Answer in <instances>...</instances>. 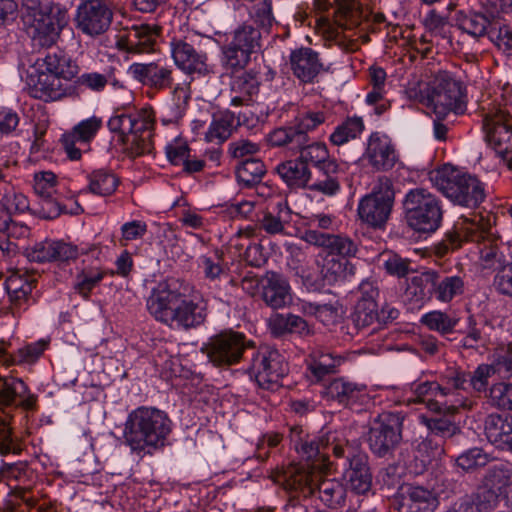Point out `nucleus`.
<instances>
[{"instance_id":"obj_1","label":"nucleus","mask_w":512,"mask_h":512,"mask_svg":"<svg viewBox=\"0 0 512 512\" xmlns=\"http://www.w3.org/2000/svg\"><path fill=\"white\" fill-rule=\"evenodd\" d=\"M182 288L183 282L175 279L160 283L152 290L146 306L156 321L188 331L205 322L207 305L203 300L188 299Z\"/></svg>"},{"instance_id":"obj_2","label":"nucleus","mask_w":512,"mask_h":512,"mask_svg":"<svg viewBox=\"0 0 512 512\" xmlns=\"http://www.w3.org/2000/svg\"><path fill=\"white\" fill-rule=\"evenodd\" d=\"M273 479L281 484L284 489L305 498L317 493L319 499L329 508H338L345 502L346 489L340 481L313 475L302 465L291 464L286 468L277 470Z\"/></svg>"},{"instance_id":"obj_3","label":"nucleus","mask_w":512,"mask_h":512,"mask_svg":"<svg viewBox=\"0 0 512 512\" xmlns=\"http://www.w3.org/2000/svg\"><path fill=\"white\" fill-rule=\"evenodd\" d=\"M167 415L155 408H138L130 413L124 428V438L133 451L151 453L164 445L171 431Z\"/></svg>"},{"instance_id":"obj_4","label":"nucleus","mask_w":512,"mask_h":512,"mask_svg":"<svg viewBox=\"0 0 512 512\" xmlns=\"http://www.w3.org/2000/svg\"><path fill=\"white\" fill-rule=\"evenodd\" d=\"M37 407V396L30 393L25 382L16 377L0 376V453L11 450L10 421L18 408L33 411Z\"/></svg>"},{"instance_id":"obj_5","label":"nucleus","mask_w":512,"mask_h":512,"mask_svg":"<svg viewBox=\"0 0 512 512\" xmlns=\"http://www.w3.org/2000/svg\"><path fill=\"white\" fill-rule=\"evenodd\" d=\"M466 242L477 243L480 269H491L496 265L499 248L495 240L488 237L487 230L474 218L460 216L450 231V251L461 248Z\"/></svg>"},{"instance_id":"obj_6","label":"nucleus","mask_w":512,"mask_h":512,"mask_svg":"<svg viewBox=\"0 0 512 512\" xmlns=\"http://www.w3.org/2000/svg\"><path fill=\"white\" fill-rule=\"evenodd\" d=\"M407 225L418 233L435 232L442 222L438 200L424 189L409 191L403 201Z\"/></svg>"},{"instance_id":"obj_7","label":"nucleus","mask_w":512,"mask_h":512,"mask_svg":"<svg viewBox=\"0 0 512 512\" xmlns=\"http://www.w3.org/2000/svg\"><path fill=\"white\" fill-rule=\"evenodd\" d=\"M404 417L397 412L385 411L369 422L367 443L378 457L390 455L402 441Z\"/></svg>"},{"instance_id":"obj_8","label":"nucleus","mask_w":512,"mask_h":512,"mask_svg":"<svg viewBox=\"0 0 512 512\" xmlns=\"http://www.w3.org/2000/svg\"><path fill=\"white\" fill-rule=\"evenodd\" d=\"M394 196L392 181L386 176L379 177L372 192L358 205L360 219L373 228H383L391 214Z\"/></svg>"},{"instance_id":"obj_9","label":"nucleus","mask_w":512,"mask_h":512,"mask_svg":"<svg viewBox=\"0 0 512 512\" xmlns=\"http://www.w3.org/2000/svg\"><path fill=\"white\" fill-rule=\"evenodd\" d=\"M248 370L260 388L274 391L282 386L289 367L278 350L263 347L253 354Z\"/></svg>"},{"instance_id":"obj_10","label":"nucleus","mask_w":512,"mask_h":512,"mask_svg":"<svg viewBox=\"0 0 512 512\" xmlns=\"http://www.w3.org/2000/svg\"><path fill=\"white\" fill-rule=\"evenodd\" d=\"M483 128L489 145L496 151L509 169H512V116L501 108L488 111L483 120Z\"/></svg>"},{"instance_id":"obj_11","label":"nucleus","mask_w":512,"mask_h":512,"mask_svg":"<svg viewBox=\"0 0 512 512\" xmlns=\"http://www.w3.org/2000/svg\"><path fill=\"white\" fill-rule=\"evenodd\" d=\"M486 184L476 175L450 164V202L453 206L477 209L486 199Z\"/></svg>"},{"instance_id":"obj_12","label":"nucleus","mask_w":512,"mask_h":512,"mask_svg":"<svg viewBox=\"0 0 512 512\" xmlns=\"http://www.w3.org/2000/svg\"><path fill=\"white\" fill-rule=\"evenodd\" d=\"M335 457H346L348 467L344 471L346 480L351 491L358 495H366L372 488V473L369 466L368 455L356 450L351 446L336 444L332 447Z\"/></svg>"},{"instance_id":"obj_13","label":"nucleus","mask_w":512,"mask_h":512,"mask_svg":"<svg viewBox=\"0 0 512 512\" xmlns=\"http://www.w3.org/2000/svg\"><path fill=\"white\" fill-rule=\"evenodd\" d=\"M22 21L25 31L33 40L34 45L43 48L51 47L56 43L65 25L64 15L47 13L42 10L24 12Z\"/></svg>"},{"instance_id":"obj_14","label":"nucleus","mask_w":512,"mask_h":512,"mask_svg":"<svg viewBox=\"0 0 512 512\" xmlns=\"http://www.w3.org/2000/svg\"><path fill=\"white\" fill-rule=\"evenodd\" d=\"M323 111H308L299 115L293 124L272 130L267 141L273 147H281L283 144H305L310 137L308 132L313 131L326 120Z\"/></svg>"},{"instance_id":"obj_15","label":"nucleus","mask_w":512,"mask_h":512,"mask_svg":"<svg viewBox=\"0 0 512 512\" xmlns=\"http://www.w3.org/2000/svg\"><path fill=\"white\" fill-rule=\"evenodd\" d=\"M262 34L250 24L238 27L232 40L223 48L227 64L231 68H244L250 62V56L261 48Z\"/></svg>"},{"instance_id":"obj_16","label":"nucleus","mask_w":512,"mask_h":512,"mask_svg":"<svg viewBox=\"0 0 512 512\" xmlns=\"http://www.w3.org/2000/svg\"><path fill=\"white\" fill-rule=\"evenodd\" d=\"M420 102L435 115V136L445 140L447 126L443 121L448 115V77L446 73L439 74L428 83L425 91L421 92Z\"/></svg>"},{"instance_id":"obj_17","label":"nucleus","mask_w":512,"mask_h":512,"mask_svg":"<svg viewBox=\"0 0 512 512\" xmlns=\"http://www.w3.org/2000/svg\"><path fill=\"white\" fill-rule=\"evenodd\" d=\"M246 349L245 336L238 332L220 333L203 348L216 366H230L239 362Z\"/></svg>"},{"instance_id":"obj_18","label":"nucleus","mask_w":512,"mask_h":512,"mask_svg":"<svg viewBox=\"0 0 512 512\" xmlns=\"http://www.w3.org/2000/svg\"><path fill=\"white\" fill-rule=\"evenodd\" d=\"M439 278V272L435 270H429L413 277L405 289L403 295L405 301L420 304L429 299L433 292L437 294V299L446 301L448 277L441 281H439Z\"/></svg>"},{"instance_id":"obj_19","label":"nucleus","mask_w":512,"mask_h":512,"mask_svg":"<svg viewBox=\"0 0 512 512\" xmlns=\"http://www.w3.org/2000/svg\"><path fill=\"white\" fill-rule=\"evenodd\" d=\"M75 21L83 33L99 35L109 28L112 12L99 0H88L78 7Z\"/></svg>"},{"instance_id":"obj_20","label":"nucleus","mask_w":512,"mask_h":512,"mask_svg":"<svg viewBox=\"0 0 512 512\" xmlns=\"http://www.w3.org/2000/svg\"><path fill=\"white\" fill-rule=\"evenodd\" d=\"M171 52L175 64L187 74L206 76L212 72L206 53L196 49L185 39H173Z\"/></svg>"},{"instance_id":"obj_21","label":"nucleus","mask_w":512,"mask_h":512,"mask_svg":"<svg viewBox=\"0 0 512 512\" xmlns=\"http://www.w3.org/2000/svg\"><path fill=\"white\" fill-rule=\"evenodd\" d=\"M27 91L33 98L55 101L70 94V86L46 71H34L27 76Z\"/></svg>"},{"instance_id":"obj_22","label":"nucleus","mask_w":512,"mask_h":512,"mask_svg":"<svg viewBox=\"0 0 512 512\" xmlns=\"http://www.w3.org/2000/svg\"><path fill=\"white\" fill-rule=\"evenodd\" d=\"M281 147H287L293 152H298V157L306 167L311 165L322 173H339L341 171L340 165L330 157L327 146L322 142H311V139H308L305 144L299 146L283 144Z\"/></svg>"},{"instance_id":"obj_23","label":"nucleus","mask_w":512,"mask_h":512,"mask_svg":"<svg viewBox=\"0 0 512 512\" xmlns=\"http://www.w3.org/2000/svg\"><path fill=\"white\" fill-rule=\"evenodd\" d=\"M160 33L158 25H133L118 40V48L132 54L150 53L154 51Z\"/></svg>"},{"instance_id":"obj_24","label":"nucleus","mask_w":512,"mask_h":512,"mask_svg":"<svg viewBox=\"0 0 512 512\" xmlns=\"http://www.w3.org/2000/svg\"><path fill=\"white\" fill-rule=\"evenodd\" d=\"M399 494L402 498L398 512H434L439 505V500L431 491L409 483L399 486Z\"/></svg>"},{"instance_id":"obj_25","label":"nucleus","mask_w":512,"mask_h":512,"mask_svg":"<svg viewBox=\"0 0 512 512\" xmlns=\"http://www.w3.org/2000/svg\"><path fill=\"white\" fill-rule=\"evenodd\" d=\"M102 126V120L96 116L81 121L71 133L63 135L61 140L63 148L69 159L79 160L81 158V147L95 137Z\"/></svg>"},{"instance_id":"obj_26","label":"nucleus","mask_w":512,"mask_h":512,"mask_svg":"<svg viewBox=\"0 0 512 512\" xmlns=\"http://www.w3.org/2000/svg\"><path fill=\"white\" fill-rule=\"evenodd\" d=\"M129 73L143 85L157 90L169 88L173 83L172 70L160 62L134 63Z\"/></svg>"},{"instance_id":"obj_27","label":"nucleus","mask_w":512,"mask_h":512,"mask_svg":"<svg viewBox=\"0 0 512 512\" xmlns=\"http://www.w3.org/2000/svg\"><path fill=\"white\" fill-rule=\"evenodd\" d=\"M334 445H329L322 438L306 435V439L295 450L306 461L307 468L318 472H326L330 469L331 465L329 451H332Z\"/></svg>"},{"instance_id":"obj_28","label":"nucleus","mask_w":512,"mask_h":512,"mask_svg":"<svg viewBox=\"0 0 512 512\" xmlns=\"http://www.w3.org/2000/svg\"><path fill=\"white\" fill-rule=\"evenodd\" d=\"M261 299L272 309L285 307L292 300L288 281L279 273L266 272L262 277Z\"/></svg>"},{"instance_id":"obj_29","label":"nucleus","mask_w":512,"mask_h":512,"mask_svg":"<svg viewBox=\"0 0 512 512\" xmlns=\"http://www.w3.org/2000/svg\"><path fill=\"white\" fill-rule=\"evenodd\" d=\"M290 65L293 74L303 83H312L323 69L318 53L307 47L292 51Z\"/></svg>"},{"instance_id":"obj_30","label":"nucleus","mask_w":512,"mask_h":512,"mask_svg":"<svg viewBox=\"0 0 512 512\" xmlns=\"http://www.w3.org/2000/svg\"><path fill=\"white\" fill-rule=\"evenodd\" d=\"M360 290L362 297L356 303L352 318L358 328H365L378 323L379 311L375 300L378 290L368 282H363L360 285Z\"/></svg>"},{"instance_id":"obj_31","label":"nucleus","mask_w":512,"mask_h":512,"mask_svg":"<svg viewBox=\"0 0 512 512\" xmlns=\"http://www.w3.org/2000/svg\"><path fill=\"white\" fill-rule=\"evenodd\" d=\"M260 81L253 70L244 71L232 77L230 82V101L235 107L249 106L253 96L259 92Z\"/></svg>"},{"instance_id":"obj_32","label":"nucleus","mask_w":512,"mask_h":512,"mask_svg":"<svg viewBox=\"0 0 512 512\" xmlns=\"http://www.w3.org/2000/svg\"><path fill=\"white\" fill-rule=\"evenodd\" d=\"M366 156L369 163L381 171L392 169L397 162L394 146L386 137H380L378 134L370 136Z\"/></svg>"},{"instance_id":"obj_33","label":"nucleus","mask_w":512,"mask_h":512,"mask_svg":"<svg viewBox=\"0 0 512 512\" xmlns=\"http://www.w3.org/2000/svg\"><path fill=\"white\" fill-rule=\"evenodd\" d=\"M56 186V176L54 173L40 172L34 176V191L43 200L42 210L44 217L54 219L58 217L63 209L61 205L53 198Z\"/></svg>"},{"instance_id":"obj_34","label":"nucleus","mask_w":512,"mask_h":512,"mask_svg":"<svg viewBox=\"0 0 512 512\" xmlns=\"http://www.w3.org/2000/svg\"><path fill=\"white\" fill-rule=\"evenodd\" d=\"M309 359L308 369L317 380H321L326 375L337 373L338 368L345 362V357L322 346L313 348L309 354Z\"/></svg>"},{"instance_id":"obj_35","label":"nucleus","mask_w":512,"mask_h":512,"mask_svg":"<svg viewBox=\"0 0 512 512\" xmlns=\"http://www.w3.org/2000/svg\"><path fill=\"white\" fill-rule=\"evenodd\" d=\"M485 433L491 443L504 445L509 450L512 445V415L490 414L485 421Z\"/></svg>"},{"instance_id":"obj_36","label":"nucleus","mask_w":512,"mask_h":512,"mask_svg":"<svg viewBox=\"0 0 512 512\" xmlns=\"http://www.w3.org/2000/svg\"><path fill=\"white\" fill-rule=\"evenodd\" d=\"M365 386L343 377L335 378L325 386L323 395L343 405L355 402L364 392Z\"/></svg>"},{"instance_id":"obj_37","label":"nucleus","mask_w":512,"mask_h":512,"mask_svg":"<svg viewBox=\"0 0 512 512\" xmlns=\"http://www.w3.org/2000/svg\"><path fill=\"white\" fill-rule=\"evenodd\" d=\"M276 171L290 188H305L311 181V171L299 157L280 163Z\"/></svg>"},{"instance_id":"obj_38","label":"nucleus","mask_w":512,"mask_h":512,"mask_svg":"<svg viewBox=\"0 0 512 512\" xmlns=\"http://www.w3.org/2000/svg\"><path fill=\"white\" fill-rule=\"evenodd\" d=\"M46 72L68 83L78 74L77 64L62 50L48 52L44 58Z\"/></svg>"},{"instance_id":"obj_39","label":"nucleus","mask_w":512,"mask_h":512,"mask_svg":"<svg viewBox=\"0 0 512 512\" xmlns=\"http://www.w3.org/2000/svg\"><path fill=\"white\" fill-rule=\"evenodd\" d=\"M355 266L348 259H326L320 274L323 285H333L355 274Z\"/></svg>"},{"instance_id":"obj_40","label":"nucleus","mask_w":512,"mask_h":512,"mask_svg":"<svg viewBox=\"0 0 512 512\" xmlns=\"http://www.w3.org/2000/svg\"><path fill=\"white\" fill-rule=\"evenodd\" d=\"M336 6L335 23L346 30H351L361 23V10L357 0H333Z\"/></svg>"},{"instance_id":"obj_41","label":"nucleus","mask_w":512,"mask_h":512,"mask_svg":"<svg viewBox=\"0 0 512 512\" xmlns=\"http://www.w3.org/2000/svg\"><path fill=\"white\" fill-rule=\"evenodd\" d=\"M489 24L488 18L479 13L465 14L457 11L454 16V26L474 37L485 35Z\"/></svg>"},{"instance_id":"obj_42","label":"nucleus","mask_w":512,"mask_h":512,"mask_svg":"<svg viewBox=\"0 0 512 512\" xmlns=\"http://www.w3.org/2000/svg\"><path fill=\"white\" fill-rule=\"evenodd\" d=\"M234 127V114L228 110L219 112L214 114L209 130L206 133V138L210 142L217 140L222 143L231 136Z\"/></svg>"},{"instance_id":"obj_43","label":"nucleus","mask_w":512,"mask_h":512,"mask_svg":"<svg viewBox=\"0 0 512 512\" xmlns=\"http://www.w3.org/2000/svg\"><path fill=\"white\" fill-rule=\"evenodd\" d=\"M266 174V166L258 158H249L241 162L236 168L237 180L246 187H252L262 181Z\"/></svg>"},{"instance_id":"obj_44","label":"nucleus","mask_w":512,"mask_h":512,"mask_svg":"<svg viewBox=\"0 0 512 512\" xmlns=\"http://www.w3.org/2000/svg\"><path fill=\"white\" fill-rule=\"evenodd\" d=\"M427 408L430 416H424L423 420L434 435H444L448 430V408L437 399H429Z\"/></svg>"},{"instance_id":"obj_45","label":"nucleus","mask_w":512,"mask_h":512,"mask_svg":"<svg viewBox=\"0 0 512 512\" xmlns=\"http://www.w3.org/2000/svg\"><path fill=\"white\" fill-rule=\"evenodd\" d=\"M118 185L119 179L108 170H95L89 176L88 189L95 195L109 196L116 191Z\"/></svg>"},{"instance_id":"obj_46","label":"nucleus","mask_w":512,"mask_h":512,"mask_svg":"<svg viewBox=\"0 0 512 512\" xmlns=\"http://www.w3.org/2000/svg\"><path fill=\"white\" fill-rule=\"evenodd\" d=\"M511 477V470L504 464H498L488 468L481 484L491 490H494L499 495L504 492L506 487L509 486L512 493Z\"/></svg>"},{"instance_id":"obj_47","label":"nucleus","mask_w":512,"mask_h":512,"mask_svg":"<svg viewBox=\"0 0 512 512\" xmlns=\"http://www.w3.org/2000/svg\"><path fill=\"white\" fill-rule=\"evenodd\" d=\"M44 349L45 344L42 342H37L20 348L13 354L0 351V362L6 366L22 363H33L41 356Z\"/></svg>"},{"instance_id":"obj_48","label":"nucleus","mask_w":512,"mask_h":512,"mask_svg":"<svg viewBox=\"0 0 512 512\" xmlns=\"http://www.w3.org/2000/svg\"><path fill=\"white\" fill-rule=\"evenodd\" d=\"M305 309L328 327L337 325L341 320V306L338 301L325 304L308 303Z\"/></svg>"},{"instance_id":"obj_49","label":"nucleus","mask_w":512,"mask_h":512,"mask_svg":"<svg viewBox=\"0 0 512 512\" xmlns=\"http://www.w3.org/2000/svg\"><path fill=\"white\" fill-rule=\"evenodd\" d=\"M249 15L253 23L257 26L256 29L269 34L272 26L275 23V18L272 13V3L270 0H258L249 8Z\"/></svg>"},{"instance_id":"obj_50","label":"nucleus","mask_w":512,"mask_h":512,"mask_svg":"<svg viewBox=\"0 0 512 512\" xmlns=\"http://www.w3.org/2000/svg\"><path fill=\"white\" fill-rule=\"evenodd\" d=\"M364 129V123L360 117L347 118L345 122L339 125L330 136V141L334 145H342L349 139L356 138Z\"/></svg>"},{"instance_id":"obj_51","label":"nucleus","mask_w":512,"mask_h":512,"mask_svg":"<svg viewBox=\"0 0 512 512\" xmlns=\"http://www.w3.org/2000/svg\"><path fill=\"white\" fill-rule=\"evenodd\" d=\"M278 211H264L263 216L258 219V226L260 230H264L269 235L284 234L285 232V221L283 220V213L288 214L285 211L283 204L277 205Z\"/></svg>"},{"instance_id":"obj_52","label":"nucleus","mask_w":512,"mask_h":512,"mask_svg":"<svg viewBox=\"0 0 512 512\" xmlns=\"http://www.w3.org/2000/svg\"><path fill=\"white\" fill-rule=\"evenodd\" d=\"M154 112L152 110L143 109L135 115H131V132L129 136H153L154 129Z\"/></svg>"},{"instance_id":"obj_53","label":"nucleus","mask_w":512,"mask_h":512,"mask_svg":"<svg viewBox=\"0 0 512 512\" xmlns=\"http://www.w3.org/2000/svg\"><path fill=\"white\" fill-rule=\"evenodd\" d=\"M490 462V456L481 448H471L456 458L457 467L464 471H472Z\"/></svg>"},{"instance_id":"obj_54","label":"nucleus","mask_w":512,"mask_h":512,"mask_svg":"<svg viewBox=\"0 0 512 512\" xmlns=\"http://www.w3.org/2000/svg\"><path fill=\"white\" fill-rule=\"evenodd\" d=\"M490 403L500 409L512 411V384L499 382L490 388Z\"/></svg>"},{"instance_id":"obj_55","label":"nucleus","mask_w":512,"mask_h":512,"mask_svg":"<svg viewBox=\"0 0 512 512\" xmlns=\"http://www.w3.org/2000/svg\"><path fill=\"white\" fill-rule=\"evenodd\" d=\"M328 251L332 255L341 256L340 259L355 257L358 252V245L349 237L333 234Z\"/></svg>"},{"instance_id":"obj_56","label":"nucleus","mask_w":512,"mask_h":512,"mask_svg":"<svg viewBox=\"0 0 512 512\" xmlns=\"http://www.w3.org/2000/svg\"><path fill=\"white\" fill-rule=\"evenodd\" d=\"M467 90L459 81H450V113L457 116L464 115L467 111Z\"/></svg>"},{"instance_id":"obj_57","label":"nucleus","mask_w":512,"mask_h":512,"mask_svg":"<svg viewBox=\"0 0 512 512\" xmlns=\"http://www.w3.org/2000/svg\"><path fill=\"white\" fill-rule=\"evenodd\" d=\"M36 282V279L29 275L27 271L21 272L20 270H17L6 279L5 287L7 293L32 291Z\"/></svg>"},{"instance_id":"obj_58","label":"nucleus","mask_w":512,"mask_h":512,"mask_svg":"<svg viewBox=\"0 0 512 512\" xmlns=\"http://www.w3.org/2000/svg\"><path fill=\"white\" fill-rule=\"evenodd\" d=\"M339 173H323L324 179L308 182L307 188L325 195H334L340 189Z\"/></svg>"},{"instance_id":"obj_59","label":"nucleus","mask_w":512,"mask_h":512,"mask_svg":"<svg viewBox=\"0 0 512 512\" xmlns=\"http://www.w3.org/2000/svg\"><path fill=\"white\" fill-rule=\"evenodd\" d=\"M103 276V272L100 271H83L77 276L74 288L84 298H88L91 290L103 279Z\"/></svg>"},{"instance_id":"obj_60","label":"nucleus","mask_w":512,"mask_h":512,"mask_svg":"<svg viewBox=\"0 0 512 512\" xmlns=\"http://www.w3.org/2000/svg\"><path fill=\"white\" fill-rule=\"evenodd\" d=\"M122 143L127 146L129 155L132 157L150 153L153 149L152 137L147 136H128Z\"/></svg>"},{"instance_id":"obj_61","label":"nucleus","mask_w":512,"mask_h":512,"mask_svg":"<svg viewBox=\"0 0 512 512\" xmlns=\"http://www.w3.org/2000/svg\"><path fill=\"white\" fill-rule=\"evenodd\" d=\"M283 436L278 432H270L264 434L257 442L255 456L257 459L264 461L269 457V449L280 444Z\"/></svg>"},{"instance_id":"obj_62","label":"nucleus","mask_w":512,"mask_h":512,"mask_svg":"<svg viewBox=\"0 0 512 512\" xmlns=\"http://www.w3.org/2000/svg\"><path fill=\"white\" fill-rule=\"evenodd\" d=\"M51 256V262H66L69 260H74L78 256V249L76 246L69 243L51 240Z\"/></svg>"},{"instance_id":"obj_63","label":"nucleus","mask_w":512,"mask_h":512,"mask_svg":"<svg viewBox=\"0 0 512 512\" xmlns=\"http://www.w3.org/2000/svg\"><path fill=\"white\" fill-rule=\"evenodd\" d=\"M494 286L500 294L512 297V262L504 265L496 273Z\"/></svg>"},{"instance_id":"obj_64","label":"nucleus","mask_w":512,"mask_h":512,"mask_svg":"<svg viewBox=\"0 0 512 512\" xmlns=\"http://www.w3.org/2000/svg\"><path fill=\"white\" fill-rule=\"evenodd\" d=\"M112 81L111 74H100L97 72L85 73L78 78L81 86L93 91H102L108 83Z\"/></svg>"}]
</instances>
